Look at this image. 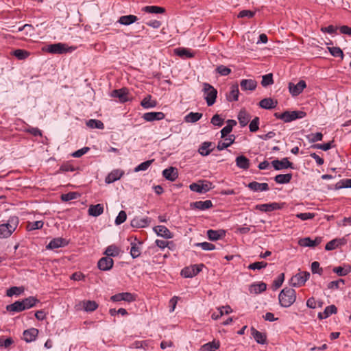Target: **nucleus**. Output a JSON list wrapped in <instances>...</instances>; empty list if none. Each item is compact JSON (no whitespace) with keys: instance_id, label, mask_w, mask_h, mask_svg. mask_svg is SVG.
I'll return each mask as SVG.
<instances>
[{"instance_id":"nucleus-62","label":"nucleus","mask_w":351,"mask_h":351,"mask_svg":"<svg viewBox=\"0 0 351 351\" xmlns=\"http://www.w3.org/2000/svg\"><path fill=\"white\" fill-rule=\"evenodd\" d=\"M224 122V120L223 118H221L219 114H215L210 121V123L216 126L221 127L223 125Z\"/></svg>"},{"instance_id":"nucleus-20","label":"nucleus","mask_w":351,"mask_h":351,"mask_svg":"<svg viewBox=\"0 0 351 351\" xmlns=\"http://www.w3.org/2000/svg\"><path fill=\"white\" fill-rule=\"evenodd\" d=\"M38 335V330L35 328H32L24 330L23 335V339L27 342H32L36 340Z\"/></svg>"},{"instance_id":"nucleus-48","label":"nucleus","mask_w":351,"mask_h":351,"mask_svg":"<svg viewBox=\"0 0 351 351\" xmlns=\"http://www.w3.org/2000/svg\"><path fill=\"white\" fill-rule=\"evenodd\" d=\"M143 10L152 14H161L165 12V8L155 5H147L143 8Z\"/></svg>"},{"instance_id":"nucleus-49","label":"nucleus","mask_w":351,"mask_h":351,"mask_svg":"<svg viewBox=\"0 0 351 351\" xmlns=\"http://www.w3.org/2000/svg\"><path fill=\"white\" fill-rule=\"evenodd\" d=\"M44 225V222L43 221H28L26 228L28 231H33L35 230L41 229Z\"/></svg>"},{"instance_id":"nucleus-56","label":"nucleus","mask_w":351,"mask_h":351,"mask_svg":"<svg viewBox=\"0 0 351 351\" xmlns=\"http://www.w3.org/2000/svg\"><path fill=\"white\" fill-rule=\"evenodd\" d=\"M328 49L332 56H334L335 58L339 57L341 59L343 58V53L339 47H328Z\"/></svg>"},{"instance_id":"nucleus-18","label":"nucleus","mask_w":351,"mask_h":351,"mask_svg":"<svg viewBox=\"0 0 351 351\" xmlns=\"http://www.w3.org/2000/svg\"><path fill=\"white\" fill-rule=\"evenodd\" d=\"M124 174V171L121 169L112 170L106 178L105 182L107 184L112 183L119 180Z\"/></svg>"},{"instance_id":"nucleus-38","label":"nucleus","mask_w":351,"mask_h":351,"mask_svg":"<svg viewBox=\"0 0 351 351\" xmlns=\"http://www.w3.org/2000/svg\"><path fill=\"white\" fill-rule=\"evenodd\" d=\"M292 179V173L278 174L274 177V180L278 184L289 183Z\"/></svg>"},{"instance_id":"nucleus-14","label":"nucleus","mask_w":351,"mask_h":351,"mask_svg":"<svg viewBox=\"0 0 351 351\" xmlns=\"http://www.w3.org/2000/svg\"><path fill=\"white\" fill-rule=\"evenodd\" d=\"M110 300L113 302L125 301L130 302L134 301L135 298L134 295L130 293L123 292L111 296Z\"/></svg>"},{"instance_id":"nucleus-58","label":"nucleus","mask_w":351,"mask_h":351,"mask_svg":"<svg viewBox=\"0 0 351 351\" xmlns=\"http://www.w3.org/2000/svg\"><path fill=\"white\" fill-rule=\"evenodd\" d=\"M153 161H154V160H147V161H145V162L141 163L140 165H138V166H136L134 168V171L138 172V171L147 170L149 167V166L152 165Z\"/></svg>"},{"instance_id":"nucleus-11","label":"nucleus","mask_w":351,"mask_h":351,"mask_svg":"<svg viewBox=\"0 0 351 351\" xmlns=\"http://www.w3.org/2000/svg\"><path fill=\"white\" fill-rule=\"evenodd\" d=\"M151 223V219L146 217H135L131 221V226L136 228H146L149 226Z\"/></svg>"},{"instance_id":"nucleus-45","label":"nucleus","mask_w":351,"mask_h":351,"mask_svg":"<svg viewBox=\"0 0 351 351\" xmlns=\"http://www.w3.org/2000/svg\"><path fill=\"white\" fill-rule=\"evenodd\" d=\"M142 243L140 241H138V243L134 242L131 243L130 255L133 258L140 256L141 254L140 245Z\"/></svg>"},{"instance_id":"nucleus-34","label":"nucleus","mask_w":351,"mask_h":351,"mask_svg":"<svg viewBox=\"0 0 351 351\" xmlns=\"http://www.w3.org/2000/svg\"><path fill=\"white\" fill-rule=\"evenodd\" d=\"M239 90L238 84H233L230 87V93L226 95L227 100L229 101H237L239 99Z\"/></svg>"},{"instance_id":"nucleus-10","label":"nucleus","mask_w":351,"mask_h":351,"mask_svg":"<svg viewBox=\"0 0 351 351\" xmlns=\"http://www.w3.org/2000/svg\"><path fill=\"white\" fill-rule=\"evenodd\" d=\"M271 165L275 170L280 171L288 168L294 169L293 164L290 162L287 158H283L282 160H274L271 162Z\"/></svg>"},{"instance_id":"nucleus-19","label":"nucleus","mask_w":351,"mask_h":351,"mask_svg":"<svg viewBox=\"0 0 351 351\" xmlns=\"http://www.w3.org/2000/svg\"><path fill=\"white\" fill-rule=\"evenodd\" d=\"M242 90H254L257 86V82L252 79H243L240 82Z\"/></svg>"},{"instance_id":"nucleus-24","label":"nucleus","mask_w":351,"mask_h":351,"mask_svg":"<svg viewBox=\"0 0 351 351\" xmlns=\"http://www.w3.org/2000/svg\"><path fill=\"white\" fill-rule=\"evenodd\" d=\"M247 187L253 191H266L269 190V185L267 183H259L256 181L250 182Z\"/></svg>"},{"instance_id":"nucleus-6","label":"nucleus","mask_w":351,"mask_h":351,"mask_svg":"<svg viewBox=\"0 0 351 351\" xmlns=\"http://www.w3.org/2000/svg\"><path fill=\"white\" fill-rule=\"evenodd\" d=\"M204 267L203 264L193 265L184 268L181 271V275L184 278H192L198 274Z\"/></svg>"},{"instance_id":"nucleus-51","label":"nucleus","mask_w":351,"mask_h":351,"mask_svg":"<svg viewBox=\"0 0 351 351\" xmlns=\"http://www.w3.org/2000/svg\"><path fill=\"white\" fill-rule=\"evenodd\" d=\"M332 271L339 276H344L351 271V267H336L333 268Z\"/></svg>"},{"instance_id":"nucleus-59","label":"nucleus","mask_w":351,"mask_h":351,"mask_svg":"<svg viewBox=\"0 0 351 351\" xmlns=\"http://www.w3.org/2000/svg\"><path fill=\"white\" fill-rule=\"evenodd\" d=\"M216 72L222 76H227L231 73V69L221 64L216 68Z\"/></svg>"},{"instance_id":"nucleus-36","label":"nucleus","mask_w":351,"mask_h":351,"mask_svg":"<svg viewBox=\"0 0 351 351\" xmlns=\"http://www.w3.org/2000/svg\"><path fill=\"white\" fill-rule=\"evenodd\" d=\"M211 146V142L206 141L202 143L198 149L199 154L203 156L209 155L213 149V148H210Z\"/></svg>"},{"instance_id":"nucleus-13","label":"nucleus","mask_w":351,"mask_h":351,"mask_svg":"<svg viewBox=\"0 0 351 351\" xmlns=\"http://www.w3.org/2000/svg\"><path fill=\"white\" fill-rule=\"evenodd\" d=\"M282 208V206L277 202H272L269 204H258L256 206V209L261 212H271L276 210Z\"/></svg>"},{"instance_id":"nucleus-54","label":"nucleus","mask_w":351,"mask_h":351,"mask_svg":"<svg viewBox=\"0 0 351 351\" xmlns=\"http://www.w3.org/2000/svg\"><path fill=\"white\" fill-rule=\"evenodd\" d=\"M274 84L273 74L268 73L262 76L261 85L263 87H267Z\"/></svg>"},{"instance_id":"nucleus-46","label":"nucleus","mask_w":351,"mask_h":351,"mask_svg":"<svg viewBox=\"0 0 351 351\" xmlns=\"http://www.w3.org/2000/svg\"><path fill=\"white\" fill-rule=\"evenodd\" d=\"M250 118V114L244 110H241L238 114V119L242 127L245 126L248 123Z\"/></svg>"},{"instance_id":"nucleus-26","label":"nucleus","mask_w":351,"mask_h":351,"mask_svg":"<svg viewBox=\"0 0 351 351\" xmlns=\"http://www.w3.org/2000/svg\"><path fill=\"white\" fill-rule=\"evenodd\" d=\"M235 141V136L233 134L229 135L228 137L225 138L224 141H219L217 144V149L219 151L223 150L228 147H230L232 144L234 143Z\"/></svg>"},{"instance_id":"nucleus-33","label":"nucleus","mask_w":351,"mask_h":351,"mask_svg":"<svg viewBox=\"0 0 351 351\" xmlns=\"http://www.w3.org/2000/svg\"><path fill=\"white\" fill-rule=\"evenodd\" d=\"M220 347V342L219 341L213 340L201 346L199 351H215Z\"/></svg>"},{"instance_id":"nucleus-7","label":"nucleus","mask_w":351,"mask_h":351,"mask_svg":"<svg viewBox=\"0 0 351 351\" xmlns=\"http://www.w3.org/2000/svg\"><path fill=\"white\" fill-rule=\"evenodd\" d=\"M306 115L304 111H289L287 110L282 113L283 121L289 123L298 119L304 118Z\"/></svg>"},{"instance_id":"nucleus-4","label":"nucleus","mask_w":351,"mask_h":351,"mask_svg":"<svg viewBox=\"0 0 351 351\" xmlns=\"http://www.w3.org/2000/svg\"><path fill=\"white\" fill-rule=\"evenodd\" d=\"M213 188L212 182L208 180H200L189 185L191 191L198 193H206Z\"/></svg>"},{"instance_id":"nucleus-41","label":"nucleus","mask_w":351,"mask_h":351,"mask_svg":"<svg viewBox=\"0 0 351 351\" xmlns=\"http://www.w3.org/2000/svg\"><path fill=\"white\" fill-rule=\"evenodd\" d=\"M120 251L121 250L119 247L115 245H110L106 249L104 254H106L108 257H115L119 256Z\"/></svg>"},{"instance_id":"nucleus-32","label":"nucleus","mask_w":351,"mask_h":351,"mask_svg":"<svg viewBox=\"0 0 351 351\" xmlns=\"http://www.w3.org/2000/svg\"><path fill=\"white\" fill-rule=\"evenodd\" d=\"M344 244V239H335L326 243L325 246V250L327 251L333 250L338 247L339 246L343 245Z\"/></svg>"},{"instance_id":"nucleus-43","label":"nucleus","mask_w":351,"mask_h":351,"mask_svg":"<svg viewBox=\"0 0 351 351\" xmlns=\"http://www.w3.org/2000/svg\"><path fill=\"white\" fill-rule=\"evenodd\" d=\"M83 308L86 312H92L96 310L98 304L96 302L92 300H84L82 302Z\"/></svg>"},{"instance_id":"nucleus-28","label":"nucleus","mask_w":351,"mask_h":351,"mask_svg":"<svg viewBox=\"0 0 351 351\" xmlns=\"http://www.w3.org/2000/svg\"><path fill=\"white\" fill-rule=\"evenodd\" d=\"M251 335L258 343L265 344L267 343L266 335L261 332L253 327L251 328Z\"/></svg>"},{"instance_id":"nucleus-53","label":"nucleus","mask_w":351,"mask_h":351,"mask_svg":"<svg viewBox=\"0 0 351 351\" xmlns=\"http://www.w3.org/2000/svg\"><path fill=\"white\" fill-rule=\"evenodd\" d=\"M267 289V285L264 282H259L254 284L251 287V292L254 291L255 293H260Z\"/></svg>"},{"instance_id":"nucleus-15","label":"nucleus","mask_w":351,"mask_h":351,"mask_svg":"<svg viewBox=\"0 0 351 351\" xmlns=\"http://www.w3.org/2000/svg\"><path fill=\"white\" fill-rule=\"evenodd\" d=\"M114 261L112 258L105 256L101 258L97 263V266L100 270L108 271L113 267Z\"/></svg>"},{"instance_id":"nucleus-57","label":"nucleus","mask_w":351,"mask_h":351,"mask_svg":"<svg viewBox=\"0 0 351 351\" xmlns=\"http://www.w3.org/2000/svg\"><path fill=\"white\" fill-rule=\"evenodd\" d=\"M267 263L266 262L258 261V262H254V263L249 265L247 268L249 269H252V270H256V269L260 270L263 268H265L267 267Z\"/></svg>"},{"instance_id":"nucleus-40","label":"nucleus","mask_w":351,"mask_h":351,"mask_svg":"<svg viewBox=\"0 0 351 351\" xmlns=\"http://www.w3.org/2000/svg\"><path fill=\"white\" fill-rule=\"evenodd\" d=\"M237 125V121L232 119L227 121V125L221 130V138H225L232 130L233 126Z\"/></svg>"},{"instance_id":"nucleus-8","label":"nucleus","mask_w":351,"mask_h":351,"mask_svg":"<svg viewBox=\"0 0 351 351\" xmlns=\"http://www.w3.org/2000/svg\"><path fill=\"white\" fill-rule=\"evenodd\" d=\"M306 87V84L304 80H300L296 84L293 82H289L288 84L289 93L293 97L299 95Z\"/></svg>"},{"instance_id":"nucleus-1","label":"nucleus","mask_w":351,"mask_h":351,"mask_svg":"<svg viewBox=\"0 0 351 351\" xmlns=\"http://www.w3.org/2000/svg\"><path fill=\"white\" fill-rule=\"evenodd\" d=\"M19 223V217H10L6 223L0 224V239L8 238L15 231Z\"/></svg>"},{"instance_id":"nucleus-47","label":"nucleus","mask_w":351,"mask_h":351,"mask_svg":"<svg viewBox=\"0 0 351 351\" xmlns=\"http://www.w3.org/2000/svg\"><path fill=\"white\" fill-rule=\"evenodd\" d=\"M141 104L144 108H150L156 107L157 102L155 100H152V96L149 95L141 101Z\"/></svg>"},{"instance_id":"nucleus-37","label":"nucleus","mask_w":351,"mask_h":351,"mask_svg":"<svg viewBox=\"0 0 351 351\" xmlns=\"http://www.w3.org/2000/svg\"><path fill=\"white\" fill-rule=\"evenodd\" d=\"M6 310L9 312H21L24 311V306L22 300L16 301L15 302L8 305L6 306Z\"/></svg>"},{"instance_id":"nucleus-29","label":"nucleus","mask_w":351,"mask_h":351,"mask_svg":"<svg viewBox=\"0 0 351 351\" xmlns=\"http://www.w3.org/2000/svg\"><path fill=\"white\" fill-rule=\"evenodd\" d=\"M337 312V307L334 305H330L325 308L324 311L322 313H319L317 315V317L319 319H324L328 318L332 314H336Z\"/></svg>"},{"instance_id":"nucleus-22","label":"nucleus","mask_w":351,"mask_h":351,"mask_svg":"<svg viewBox=\"0 0 351 351\" xmlns=\"http://www.w3.org/2000/svg\"><path fill=\"white\" fill-rule=\"evenodd\" d=\"M278 104L277 100H274V99L269 97L265 98L260 101L258 105L261 108L267 110L274 109L276 107Z\"/></svg>"},{"instance_id":"nucleus-9","label":"nucleus","mask_w":351,"mask_h":351,"mask_svg":"<svg viewBox=\"0 0 351 351\" xmlns=\"http://www.w3.org/2000/svg\"><path fill=\"white\" fill-rule=\"evenodd\" d=\"M69 49L67 45L58 43L48 45L47 51L53 54H62L68 52Z\"/></svg>"},{"instance_id":"nucleus-61","label":"nucleus","mask_w":351,"mask_h":351,"mask_svg":"<svg viewBox=\"0 0 351 351\" xmlns=\"http://www.w3.org/2000/svg\"><path fill=\"white\" fill-rule=\"evenodd\" d=\"M308 138L310 143H315L322 140L323 134L321 132L313 133L308 136Z\"/></svg>"},{"instance_id":"nucleus-17","label":"nucleus","mask_w":351,"mask_h":351,"mask_svg":"<svg viewBox=\"0 0 351 351\" xmlns=\"http://www.w3.org/2000/svg\"><path fill=\"white\" fill-rule=\"evenodd\" d=\"M165 115L162 112H146L143 115V118L146 121H160L165 119Z\"/></svg>"},{"instance_id":"nucleus-12","label":"nucleus","mask_w":351,"mask_h":351,"mask_svg":"<svg viewBox=\"0 0 351 351\" xmlns=\"http://www.w3.org/2000/svg\"><path fill=\"white\" fill-rule=\"evenodd\" d=\"M322 241V238L317 237L314 240L310 237H305L299 240L298 243L302 247H314L317 246Z\"/></svg>"},{"instance_id":"nucleus-21","label":"nucleus","mask_w":351,"mask_h":351,"mask_svg":"<svg viewBox=\"0 0 351 351\" xmlns=\"http://www.w3.org/2000/svg\"><path fill=\"white\" fill-rule=\"evenodd\" d=\"M226 236V231L222 229L207 230V237L210 241H217Z\"/></svg>"},{"instance_id":"nucleus-23","label":"nucleus","mask_w":351,"mask_h":351,"mask_svg":"<svg viewBox=\"0 0 351 351\" xmlns=\"http://www.w3.org/2000/svg\"><path fill=\"white\" fill-rule=\"evenodd\" d=\"M154 230L158 236L165 239H171L173 237V234L165 226H157L154 228Z\"/></svg>"},{"instance_id":"nucleus-35","label":"nucleus","mask_w":351,"mask_h":351,"mask_svg":"<svg viewBox=\"0 0 351 351\" xmlns=\"http://www.w3.org/2000/svg\"><path fill=\"white\" fill-rule=\"evenodd\" d=\"M138 21V17L135 15L130 14V15H125L121 16L118 22L123 25H129L134 22Z\"/></svg>"},{"instance_id":"nucleus-42","label":"nucleus","mask_w":351,"mask_h":351,"mask_svg":"<svg viewBox=\"0 0 351 351\" xmlns=\"http://www.w3.org/2000/svg\"><path fill=\"white\" fill-rule=\"evenodd\" d=\"M22 302L24 306V310L34 307L36 305L37 303L40 302V301L37 298L33 296L28 297L23 300Z\"/></svg>"},{"instance_id":"nucleus-52","label":"nucleus","mask_w":351,"mask_h":351,"mask_svg":"<svg viewBox=\"0 0 351 351\" xmlns=\"http://www.w3.org/2000/svg\"><path fill=\"white\" fill-rule=\"evenodd\" d=\"M24 291V289L23 287H12L7 290L6 294L9 297H12L13 295H19Z\"/></svg>"},{"instance_id":"nucleus-39","label":"nucleus","mask_w":351,"mask_h":351,"mask_svg":"<svg viewBox=\"0 0 351 351\" xmlns=\"http://www.w3.org/2000/svg\"><path fill=\"white\" fill-rule=\"evenodd\" d=\"M65 244V241L64 239L62 238H56L52 239L49 244L47 245V249H57L60 247L64 246Z\"/></svg>"},{"instance_id":"nucleus-25","label":"nucleus","mask_w":351,"mask_h":351,"mask_svg":"<svg viewBox=\"0 0 351 351\" xmlns=\"http://www.w3.org/2000/svg\"><path fill=\"white\" fill-rule=\"evenodd\" d=\"M191 206L200 210H205L212 208L213 205V202L210 200H206L192 202L191 204Z\"/></svg>"},{"instance_id":"nucleus-60","label":"nucleus","mask_w":351,"mask_h":351,"mask_svg":"<svg viewBox=\"0 0 351 351\" xmlns=\"http://www.w3.org/2000/svg\"><path fill=\"white\" fill-rule=\"evenodd\" d=\"M127 219V214L124 210H121L119 213L117 217L115 219L114 223L116 225H120L125 221Z\"/></svg>"},{"instance_id":"nucleus-30","label":"nucleus","mask_w":351,"mask_h":351,"mask_svg":"<svg viewBox=\"0 0 351 351\" xmlns=\"http://www.w3.org/2000/svg\"><path fill=\"white\" fill-rule=\"evenodd\" d=\"M236 165L242 169L246 170L250 167V160L243 155L239 156L235 159Z\"/></svg>"},{"instance_id":"nucleus-55","label":"nucleus","mask_w":351,"mask_h":351,"mask_svg":"<svg viewBox=\"0 0 351 351\" xmlns=\"http://www.w3.org/2000/svg\"><path fill=\"white\" fill-rule=\"evenodd\" d=\"M12 54L19 60H25L29 56V53L24 49L14 50Z\"/></svg>"},{"instance_id":"nucleus-2","label":"nucleus","mask_w":351,"mask_h":351,"mask_svg":"<svg viewBox=\"0 0 351 351\" xmlns=\"http://www.w3.org/2000/svg\"><path fill=\"white\" fill-rule=\"evenodd\" d=\"M278 299L282 306L289 307L295 301V291L291 288H285L280 291Z\"/></svg>"},{"instance_id":"nucleus-63","label":"nucleus","mask_w":351,"mask_h":351,"mask_svg":"<svg viewBox=\"0 0 351 351\" xmlns=\"http://www.w3.org/2000/svg\"><path fill=\"white\" fill-rule=\"evenodd\" d=\"M176 53L180 57L192 58L193 55L186 49H176Z\"/></svg>"},{"instance_id":"nucleus-50","label":"nucleus","mask_w":351,"mask_h":351,"mask_svg":"<svg viewBox=\"0 0 351 351\" xmlns=\"http://www.w3.org/2000/svg\"><path fill=\"white\" fill-rule=\"evenodd\" d=\"M86 125L90 128H97L103 130L104 128V123L97 119H90L86 122Z\"/></svg>"},{"instance_id":"nucleus-5","label":"nucleus","mask_w":351,"mask_h":351,"mask_svg":"<svg viewBox=\"0 0 351 351\" xmlns=\"http://www.w3.org/2000/svg\"><path fill=\"white\" fill-rule=\"evenodd\" d=\"M309 278L310 273L308 271H301L291 278L290 283L293 287H300L303 286Z\"/></svg>"},{"instance_id":"nucleus-44","label":"nucleus","mask_w":351,"mask_h":351,"mask_svg":"<svg viewBox=\"0 0 351 351\" xmlns=\"http://www.w3.org/2000/svg\"><path fill=\"white\" fill-rule=\"evenodd\" d=\"M202 113L191 112L184 117L186 123H195L202 117Z\"/></svg>"},{"instance_id":"nucleus-27","label":"nucleus","mask_w":351,"mask_h":351,"mask_svg":"<svg viewBox=\"0 0 351 351\" xmlns=\"http://www.w3.org/2000/svg\"><path fill=\"white\" fill-rule=\"evenodd\" d=\"M162 176L169 181H175L178 177V170L175 167L165 169L162 171Z\"/></svg>"},{"instance_id":"nucleus-64","label":"nucleus","mask_w":351,"mask_h":351,"mask_svg":"<svg viewBox=\"0 0 351 351\" xmlns=\"http://www.w3.org/2000/svg\"><path fill=\"white\" fill-rule=\"evenodd\" d=\"M196 245L201 247L203 250L206 251H211L215 249V245L208 242L197 243Z\"/></svg>"},{"instance_id":"nucleus-3","label":"nucleus","mask_w":351,"mask_h":351,"mask_svg":"<svg viewBox=\"0 0 351 351\" xmlns=\"http://www.w3.org/2000/svg\"><path fill=\"white\" fill-rule=\"evenodd\" d=\"M203 86L204 99L206 101L207 105L211 106L216 101L217 90L208 83H204Z\"/></svg>"},{"instance_id":"nucleus-31","label":"nucleus","mask_w":351,"mask_h":351,"mask_svg":"<svg viewBox=\"0 0 351 351\" xmlns=\"http://www.w3.org/2000/svg\"><path fill=\"white\" fill-rule=\"evenodd\" d=\"M104 213V206L101 204L90 205L88 210V213L90 216L98 217Z\"/></svg>"},{"instance_id":"nucleus-16","label":"nucleus","mask_w":351,"mask_h":351,"mask_svg":"<svg viewBox=\"0 0 351 351\" xmlns=\"http://www.w3.org/2000/svg\"><path fill=\"white\" fill-rule=\"evenodd\" d=\"M128 91L126 88L115 89L111 93L112 97L119 98V101L121 103L128 101Z\"/></svg>"}]
</instances>
